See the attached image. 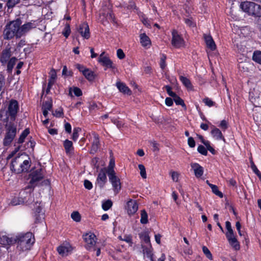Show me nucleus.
<instances>
[{
    "mask_svg": "<svg viewBox=\"0 0 261 261\" xmlns=\"http://www.w3.org/2000/svg\"><path fill=\"white\" fill-rule=\"evenodd\" d=\"M21 23L22 21L20 18L7 23L3 32L4 39L5 40H10L14 38L19 39L37 27V23L34 20L28 22L23 25H21Z\"/></svg>",
    "mask_w": 261,
    "mask_h": 261,
    "instance_id": "obj_1",
    "label": "nucleus"
},
{
    "mask_svg": "<svg viewBox=\"0 0 261 261\" xmlns=\"http://www.w3.org/2000/svg\"><path fill=\"white\" fill-rule=\"evenodd\" d=\"M31 165L30 157L25 153L16 156L11 161V170L16 174L28 172Z\"/></svg>",
    "mask_w": 261,
    "mask_h": 261,
    "instance_id": "obj_2",
    "label": "nucleus"
},
{
    "mask_svg": "<svg viewBox=\"0 0 261 261\" xmlns=\"http://www.w3.org/2000/svg\"><path fill=\"white\" fill-rule=\"evenodd\" d=\"M35 242V239L31 232H27L16 236L13 242L17 243V249L21 251L30 249Z\"/></svg>",
    "mask_w": 261,
    "mask_h": 261,
    "instance_id": "obj_3",
    "label": "nucleus"
},
{
    "mask_svg": "<svg viewBox=\"0 0 261 261\" xmlns=\"http://www.w3.org/2000/svg\"><path fill=\"white\" fill-rule=\"evenodd\" d=\"M18 109L19 106L17 101L13 99L10 100L8 105V110L6 112L0 111L1 119L4 122H7L9 118L10 117L11 120L13 121L14 120L17 114Z\"/></svg>",
    "mask_w": 261,
    "mask_h": 261,
    "instance_id": "obj_4",
    "label": "nucleus"
},
{
    "mask_svg": "<svg viewBox=\"0 0 261 261\" xmlns=\"http://www.w3.org/2000/svg\"><path fill=\"white\" fill-rule=\"evenodd\" d=\"M240 7L242 10L249 15L260 17L261 15V6L252 2H244Z\"/></svg>",
    "mask_w": 261,
    "mask_h": 261,
    "instance_id": "obj_5",
    "label": "nucleus"
},
{
    "mask_svg": "<svg viewBox=\"0 0 261 261\" xmlns=\"http://www.w3.org/2000/svg\"><path fill=\"white\" fill-rule=\"evenodd\" d=\"M7 132L4 140V145H9L13 141L16 134V127L14 124L10 123L7 125Z\"/></svg>",
    "mask_w": 261,
    "mask_h": 261,
    "instance_id": "obj_6",
    "label": "nucleus"
},
{
    "mask_svg": "<svg viewBox=\"0 0 261 261\" xmlns=\"http://www.w3.org/2000/svg\"><path fill=\"white\" fill-rule=\"evenodd\" d=\"M83 238L86 243V248L89 250L95 251L96 250V236L93 233L89 232L84 235Z\"/></svg>",
    "mask_w": 261,
    "mask_h": 261,
    "instance_id": "obj_7",
    "label": "nucleus"
},
{
    "mask_svg": "<svg viewBox=\"0 0 261 261\" xmlns=\"http://www.w3.org/2000/svg\"><path fill=\"white\" fill-rule=\"evenodd\" d=\"M108 175L109 180L112 185L113 189L115 194H118L121 189V184L120 178L116 175V173H112Z\"/></svg>",
    "mask_w": 261,
    "mask_h": 261,
    "instance_id": "obj_8",
    "label": "nucleus"
},
{
    "mask_svg": "<svg viewBox=\"0 0 261 261\" xmlns=\"http://www.w3.org/2000/svg\"><path fill=\"white\" fill-rule=\"evenodd\" d=\"M31 188V187L29 186H28L24 190L21 191L19 194V197L20 200H22L23 201V203H27L28 204H31L34 201V197L32 196V192L30 191H28V190H29Z\"/></svg>",
    "mask_w": 261,
    "mask_h": 261,
    "instance_id": "obj_9",
    "label": "nucleus"
},
{
    "mask_svg": "<svg viewBox=\"0 0 261 261\" xmlns=\"http://www.w3.org/2000/svg\"><path fill=\"white\" fill-rule=\"evenodd\" d=\"M42 170L41 169H37L35 171H32L30 176L31 179L30 181L31 187H35L37 186L38 182L43 178V175L42 173Z\"/></svg>",
    "mask_w": 261,
    "mask_h": 261,
    "instance_id": "obj_10",
    "label": "nucleus"
},
{
    "mask_svg": "<svg viewBox=\"0 0 261 261\" xmlns=\"http://www.w3.org/2000/svg\"><path fill=\"white\" fill-rule=\"evenodd\" d=\"M172 45L176 48H180L185 45V41L183 38L178 33L177 31L174 30L172 32Z\"/></svg>",
    "mask_w": 261,
    "mask_h": 261,
    "instance_id": "obj_11",
    "label": "nucleus"
},
{
    "mask_svg": "<svg viewBox=\"0 0 261 261\" xmlns=\"http://www.w3.org/2000/svg\"><path fill=\"white\" fill-rule=\"evenodd\" d=\"M77 32L82 37L88 39L90 37L89 27L87 23L84 22L76 27Z\"/></svg>",
    "mask_w": 261,
    "mask_h": 261,
    "instance_id": "obj_12",
    "label": "nucleus"
},
{
    "mask_svg": "<svg viewBox=\"0 0 261 261\" xmlns=\"http://www.w3.org/2000/svg\"><path fill=\"white\" fill-rule=\"evenodd\" d=\"M106 171V168L101 169L96 179V184L100 189L103 188L105 184L107 181V178L106 176L107 172Z\"/></svg>",
    "mask_w": 261,
    "mask_h": 261,
    "instance_id": "obj_13",
    "label": "nucleus"
},
{
    "mask_svg": "<svg viewBox=\"0 0 261 261\" xmlns=\"http://www.w3.org/2000/svg\"><path fill=\"white\" fill-rule=\"evenodd\" d=\"M105 52L102 53L98 58V62L100 63L102 66L107 68L114 69L115 68V65L113 64V62L110 58L106 56H103Z\"/></svg>",
    "mask_w": 261,
    "mask_h": 261,
    "instance_id": "obj_14",
    "label": "nucleus"
},
{
    "mask_svg": "<svg viewBox=\"0 0 261 261\" xmlns=\"http://www.w3.org/2000/svg\"><path fill=\"white\" fill-rule=\"evenodd\" d=\"M57 251L61 256H67L72 251V247L70 244L65 243L58 247Z\"/></svg>",
    "mask_w": 261,
    "mask_h": 261,
    "instance_id": "obj_15",
    "label": "nucleus"
},
{
    "mask_svg": "<svg viewBox=\"0 0 261 261\" xmlns=\"http://www.w3.org/2000/svg\"><path fill=\"white\" fill-rule=\"evenodd\" d=\"M11 51L10 48H6L4 49L0 57V62L3 65L7 64L8 61L10 60L11 56Z\"/></svg>",
    "mask_w": 261,
    "mask_h": 261,
    "instance_id": "obj_16",
    "label": "nucleus"
},
{
    "mask_svg": "<svg viewBox=\"0 0 261 261\" xmlns=\"http://www.w3.org/2000/svg\"><path fill=\"white\" fill-rule=\"evenodd\" d=\"M127 210L128 215H134L138 209V205L136 200H129L127 203Z\"/></svg>",
    "mask_w": 261,
    "mask_h": 261,
    "instance_id": "obj_17",
    "label": "nucleus"
},
{
    "mask_svg": "<svg viewBox=\"0 0 261 261\" xmlns=\"http://www.w3.org/2000/svg\"><path fill=\"white\" fill-rule=\"evenodd\" d=\"M92 134L94 137V139L92 144L90 153L94 154L99 148V139L97 134L95 133H93Z\"/></svg>",
    "mask_w": 261,
    "mask_h": 261,
    "instance_id": "obj_18",
    "label": "nucleus"
},
{
    "mask_svg": "<svg viewBox=\"0 0 261 261\" xmlns=\"http://www.w3.org/2000/svg\"><path fill=\"white\" fill-rule=\"evenodd\" d=\"M191 166L193 169L195 175L196 177H201L203 174V168L198 163H191Z\"/></svg>",
    "mask_w": 261,
    "mask_h": 261,
    "instance_id": "obj_19",
    "label": "nucleus"
},
{
    "mask_svg": "<svg viewBox=\"0 0 261 261\" xmlns=\"http://www.w3.org/2000/svg\"><path fill=\"white\" fill-rule=\"evenodd\" d=\"M204 38L207 47L211 50H214L216 48V45L212 36L204 35Z\"/></svg>",
    "mask_w": 261,
    "mask_h": 261,
    "instance_id": "obj_20",
    "label": "nucleus"
},
{
    "mask_svg": "<svg viewBox=\"0 0 261 261\" xmlns=\"http://www.w3.org/2000/svg\"><path fill=\"white\" fill-rule=\"evenodd\" d=\"M116 86L120 92L127 94L129 95L131 94V91L124 84L121 83L120 82H118L116 83Z\"/></svg>",
    "mask_w": 261,
    "mask_h": 261,
    "instance_id": "obj_21",
    "label": "nucleus"
},
{
    "mask_svg": "<svg viewBox=\"0 0 261 261\" xmlns=\"http://www.w3.org/2000/svg\"><path fill=\"white\" fill-rule=\"evenodd\" d=\"M212 127L213 128L211 131V134L213 137L217 140L222 139L224 141H225V139L222 136L221 132L214 125H212Z\"/></svg>",
    "mask_w": 261,
    "mask_h": 261,
    "instance_id": "obj_22",
    "label": "nucleus"
},
{
    "mask_svg": "<svg viewBox=\"0 0 261 261\" xmlns=\"http://www.w3.org/2000/svg\"><path fill=\"white\" fill-rule=\"evenodd\" d=\"M142 248L144 255L149 258L151 261H154L152 258V249L150 244H149L148 246H142Z\"/></svg>",
    "mask_w": 261,
    "mask_h": 261,
    "instance_id": "obj_23",
    "label": "nucleus"
},
{
    "mask_svg": "<svg viewBox=\"0 0 261 261\" xmlns=\"http://www.w3.org/2000/svg\"><path fill=\"white\" fill-rule=\"evenodd\" d=\"M140 42L143 46L150 45L151 41L149 38L145 33L140 35Z\"/></svg>",
    "mask_w": 261,
    "mask_h": 261,
    "instance_id": "obj_24",
    "label": "nucleus"
},
{
    "mask_svg": "<svg viewBox=\"0 0 261 261\" xmlns=\"http://www.w3.org/2000/svg\"><path fill=\"white\" fill-rule=\"evenodd\" d=\"M14 240L9 238L5 235H2L0 233V244L2 245H8L13 243Z\"/></svg>",
    "mask_w": 261,
    "mask_h": 261,
    "instance_id": "obj_25",
    "label": "nucleus"
},
{
    "mask_svg": "<svg viewBox=\"0 0 261 261\" xmlns=\"http://www.w3.org/2000/svg\"><path fill=\"white\" fill-rule=\"evenodd\" d=\"M83 74L89 81H93L95 78L94 72L88 68L84 71Z\"/></svg>",
    "mask_w": 261,
    "mask_h": 261,
    "instance_id": "obj_26",
    "label": "nucleus"
},
{
    "mask_svg": "<svg viewBox=\"0 0 261 261\" xmlns=\"http://www.w3.org/2000/svg\"><path fill=\"white\" fill-rule=\"evenodd\" d=\"M115 167V160L113 158L110 159L109 165L107 168H106V172L108 174L112 173H116L114 171V168Z\"/></svg>",
    "mask_w": 261,
    "mask_h": 261,
    "instance_id": "obj_27",
    "label": "nucleus"
},
{
    "mask_svg": "<svg viewBox=\"0 0 261 261\" xmlns=\"http://www.w3.org/2000/svg\"><path fill=\"white\" fill-rule=\"evenodd\" d=\"M17 59L15 57H12L8 61L7 63V70L11 72L16 63Z\"/></svg>",
    "mask_w": 261,
    "mask_h": 261,
    "instance_id": "obj_28",
    "label": "nucleus"
},
{
    "mask_svg": "<svg viewBox=\"0 0 261 261\" xmlns=\"http://www.w3.org/2000/svg\"><path fill=\"white\" fill-rule=\"evenodd\" d=\"M140 222L143 224L148 223V215L145 210L141 211Z\"/></svg>",
    "mask_w": 261,
    "mask_h": 261,
    "instance_id": "obj_29",
    "label": "nucleus"
},
{
    "mask_svg": "<svg viewBox=\"0 0 261 261\" xmlns=\"http://www.w3.org/2000/svg\"><path fill=\"white\" fill-rule=\"evenodd\" d=\"M252 60L255 62L261 64V51H255L252 56Z\"/></svg>",
    "mask_w": 261,
    "mask_h": 261,
    "instance_id": "obj_30",
    "label": "nucleus"
},
{
    "mask_svg": "<svg viewBox=\"0 0 261 261\" xmlns=\"http://www.w3.org/2000/svg\"><path fill=\"white\" fill-rule=\"evenodd\" d=\"M180 80L182 83V84L188 89H192V86L190 81L186 77L183 76H180Z\"/></svg>",
    "mask_w": 261,
    "mask_h": 261,
    "instance_id": "obj_31",
    "label": "nucleus"
},
{
    "mask_svg": "<svg viewBox=\"0 0 261 261\" xmlns=\"http://www.w3.org/2000/svg\"><path fill=\"white\" fill-rule=\"evenodd\" d=\"M102 15L106 18L107 20L109 22H115V17L113 14L109 11L107 13H102Z\"/></svg>",
    "mask_w": 261,
    "mask_h": 261,
    "instance_id": "obj_32",
    "label": "nucleus"
},
{
    "mask_svg": "<svg viewBox=\"0 0 261 261\" xmlns=\"http://www.w3.org/2000/svg\"><path fill=\"white\" fill-rule=\"evenodd\" d=\"M64 146L66 152H70L73 149L72 142L68 140H66L64 143Z\"/></svg>",
    "mask_w": 261,
    "mask_h": 261,
    "instance_id": "obj_33",
    "label": "nucleus"
},
{
    "mask_svg": "<svg viewBox=\"0 0 261 261\" xmlns=\"http://www.w3.org/2000/svg\"><path fill=\"white\" fill-rule=\"evenodd\" d=\"M30 131L29 129L27 128L25 130L23 131V132L21 133V135L20 136L18 140V143L19 144L22 143L24 142V140L26 137L29 134Z\"/></svg>",
    "mask_w": 261,
    "mask_h": 261,
    "instance_id": "obj_34",
    "label": "nucleus"
},
{
    "mask_svg": "<svg viewBox=\"0 0 261 261\" xmlns=\"http://www.w3.org/2000/svg\"><path fill=\"white\" fill-rule=\"evenodd\" d=\"M210 187L212 189V192L217 196L220 198L223 197V194L221 192L219 191L218 187L214 185H210Z\"/></svg>",
    "mask_w": 261,
    "mask_h": 261,
    "instance_id": "obj_35",
    "label": "nucleus"
},
{
    "mask_svg": "<svg viewBox=\"0 0 261 261\" xmlns=\"http://www.w3.org/2000/svg\"><path fill=\"white\" fill-rule=\"evenodd\" d=\"M173 100L175 102L176 105H180L182 107L185 108V109H186V105L184 103V100L179 97L177 95L176 96V97H174L173 98Z\"/></svg>",
    "mask_w": 261,
    "mask_h": 261,
    "instance_id": "obj_36",
    "label": "nucleus"
},
{
    "mask_svg": "<svg viewBox=\"0 0 261 261\" xmlns=\"http://www.w3.org/2000/svg\"><path fill=\"white\" fill-rule=\"evenodd\" d=\"M228 242L230 245L236 250H239L240 249V245L236 238H233V239L228 241Z\"/></svg>",
    "mask_w": 261,
    "mask_h": 261,
    "instance_id": "obj_37",
    "label": "nucleus"
},
{
    "mask_svg": "<svg viewBox=\"0 0 261 261\" xmlns=\"http://www.w3.org/2000/svg\"><path fill=\"white\" fill-rule=\"evenodd\" d=\"M20 2V0H7L6 6L8 9H11L15 7L16 5Z\"/></svg>",
    "mask_w": 261,
    "mask_h": 261,
    "instance_id": "obj_38",
    "label": "nucleus"
},
{
    "mask_svg": "<svg viewBox=\"0 0 261 261\" xmlns=\"http://www.w3.org/2000/svg\"><path fill=\"white\" fill-rule=\"evenodd\" d=\"M113 203L111 200H107L102 204V208L105 211L110 209L112 206Z\"/></svg>",
    "mask_w": 261,
    "mask_h": 261,
    "instance_id": "obj_39",
    "label": "nucleus"
},
{
    "mask_svg": "<svg viewBox=\"0 0 261 261\" xmlns=\"http://www.w3.org/2000/svg\"><path fill=\"white\" fill-rule=\"evenodd\" d=\"M23 204V201L22 200H20V198L19 197H15L11 200L9 204L13 205V206H15V205H19V204Z\"/></svg>",
    "mask_w": 261,
    "mask_h": 261,
    "instance_id": "obj_40",
    "label": "nucleus"
},
{
    "mask_svg": "<svg viewBox=\"0 0 261 261\" xmlns=\"http://www.w3.org/2000/svg\"><path fill=\"white\" fill-rule=\"evenodd\" d=\"M52 106L51 101H46L43 103L42 109L50 111L52 108Z\"/></svg>",
    "mask_w": 261,
    "mask_h": 261,
    "instance_id": "obj_41",
    "label": "nucleus"
},
{
    "mask_svg": "<svg viewBox=\"0 0 261 261\" xmlns=\"http://www.w3.org/2000/svg\"><path fill=\"white\" fill-rule=\"evenodd\" d=\"M71 32L70 25L69 23H66L62 32L63 35L67 38L70 35Z\"/></svg>",
    "mask_w": 261,
    "mask_h": 261,
    "instance_id": "obj_42",
    "label": "nucleus"
},
{
    "mask_svg": "<svg viewBox=\"0 0 261 261\" xmlns=\"http://www.w3.org/2000/svg\"><path fill=\"white\" fill-rule=\"evenodd\" d=\"M138 167L140 170V175L144 179L146 178L147 176L145 166L142 164H139Z\"/></svg>",
    "mask_w": 261,
    "mask_h": 261,
    "instance_id": "obj_43",
    "label": "nucleus"
},
{
    "mask_svg": "<svg viewBox=\"0 0 261 261\" xmlns=\"http://www.w3.org/2000/svg\"><path fill=\"white\" fill-rule=\"evenodd\" d=\"M202 251L204 254L206 255L207 258L210 260L213 259V256L209 249L206 246L202 247Z\"/></svg>",
    "mask_w": 261,
    "mask_h": 261,
    "instance_id": "obj_44",
    "label": "nucleus"
},
{
    "mask_svg": "<svg viewBox=\"0 0 261 261\" xmlns=\"http://www.w3.org/2000/svg\"><path fill=\"white\" fill-rule=\"evenodd\" d=\"M35 217L36 223L40 222L44 219V213L35 214Z\"/></svg>",
    "mask_w": 261,
    "mask_h": 261,
    "instance_id": "obj_45",
    "label": "nucleus"
},
{
    "mask_svg": "<svg viewBox=\"0 0 261 261\" xmlns=\"http://www.w3.org/2000/svg\"><path fill=\"white\" fill-rule=\"evenodd\" d=\"M71 217L76 222H79L81 220V215L78 212H73L71 214Z\"/></svg>",
    "mask_w": 261,
    "mask_h": 261,
    "instance_id": "obj_46",
    "label": "nucleus"
},
{
    "mask_svg": "<svg viewBox=\"0 0 261 261\" xmlns=\"http://www.w3.org/2000/svg\"><path fill=\"white\" fill-rule=\"evenodd\" d=\"M81 130V129L79 127L74 128L73 129V133L72 134V139L75 141L79 137V132Z\"/></svg>",
    "mask_w": 261,
    "mask_h": 261,
    "instance_id": "obj_47",
    "label": "nucleus"
},
{
    "mask_svg": "<svg viewBox=\"0 0 261 261\" xmlns=\"http://www.w3.org/2000/svg\"><path fill=\"white\" fill-rule=\"evenodd\" d=\"M166 59V56L164 55H162V56L161 58L160 63V67L162 69H164L166 66V61H165Z\"/></svg>",
    "mask_w": 261,
    "mask_h": 261,
    "instance_id": "obj_48",
    "label": "nucleus"
},
{
    "mask_svg": "<svg viewBox=\"0 0 261 261\" xmlns=\"http://www.w3.org/2000/svg\"><path fill=\"white\" fill-rule=\"evenodd\" d=\"M197 150L200 153L202 154V155H207V149H206V148L204 146H203L202 145H199L198 147Z\"/></svg>",
    "mask_w": 261,
    "mask_h": 261,
    "instance_id": "obj_49",
    "label": "nucleus"
},
{
    "mask_svg": "<svg viewBox=\"0 0 261 261\" xmlns=\"http://www.w3.org/2000/svg\"><path fill=\"white\" fill-rule=\"evenodd\" d=\"M165 88H166V91H167V93L168 94V95L172 97L173 98L174 97H176V96L177 95V94L175 93V92H173V91H172L171 90V88L169 86H166L165 87Z\"/></svg>",
    "mask_w": 261,
    "mask_h": 261,
    "instance_id": "obj_50",
    "label": "nucleus"
},
{
    "mask_svg": "<svg viewBox=\"0 0 261 261\" xmlns=\"http://www.w3.org/2000/svg\"><path fill=\"white\" fill-rule=\"evenodd\" d=\"M203 101L205 105L210 107H212L215 105V102L208 98H204L203 99Z\"/></svg>",
    "mask_w": 261,
    "mask_h": 261,
    "instance_id": "obj_51",
    "label": "nucleus"
},
{
    "mask_svg": "<svg viewBox=\"0 0 261 261\" xmlns=\"http://www.w3.org/2000/svg\"><path fill=\"white\" fill-rule=\"evenodd\" d=\"M53 114L57 117H62L63 115V110L61 108H60L59 110H56L53 112Z\"/></svg>",
    "mask_w": 261,
    "mask_h": 261,
    "instance_id": "obj_52",
    "label": "nucleus"
},
{
    "mask_svg": "<svg viewBox=\"0 0 261 261\" xmlns=\"http://www.w3.org/2000/svg\"><path fill=\"white\" fill-rule=\"evenodd\" d=\"M170 174L172 180L175 182H177L178 180L179 174L177 172L171 171L170 172Z\"/></svg>",
    "mask_w": 261,
    "mask_h": 261,
    "instance_id": "obj_53",
    "label": "nucleus"
},
{
    "mask_svg": "<svg viewBox=\"0 0 261 261\" xmlns=\"http://www.w3.org/2000/svg\"><path fill=\"white\" fill-rule=\"evenodd\" d=\"M84 185L85 188L88 190H91L93 187L91 182L87 179L84 180Z\"/></svg>",
    "mask_w": 261,
    "mask_h": 261,
    "instance_id": "obj_54",
    "label": "nucleus"
},
{
    "mask_svg": "<svg viewBox=\"0 0 261 261\" xmlns=\"http://www.w3.org/2000/svg\"><path fill=\"white\" fill-rule=\"evenodd\" d=\"M72 91L74 95L76 96H80L82 95V92L81 90L77 87H73Z\"/></svg>",
    "mask_w": 261,
    "mask_h": 261,
    "instance_id": "obj_55",
    "label": "nucleus"
},
{
    "mask_svg": "<svg viewBox=\"0 0 261 261\" xmlns=\"http://www.w3.org/2000/svg\"><path fill=\"white\" fill-rule=\"evenodd\" d=\"M117 56L120 59H123L125 57V54L121 49H118L117 50Z\"/></svg>",
    "mask_w": 261,
    "mask_h": 261,
    "instance_id": "obj_56",
    "label": "nucleus"
},
{
    "mask_svg": "<svg viewBox=\"0 0 261 261\" xmlns=\"http://www.w3.org/2000/svg\"><path fill=\"white\" fill-rule=\"evenodd\" d=\"M188 143L190 147H194L195 146V142L192 137H189L188 140Z\"/></svg>",
    "mask_w": 261,
    "mask_h": 261,
    "instance_id": "obj_57",
    "label": "nucleus"
},
{
    "mask_svg": "<svg viewBox=\"0 0 261 261\" xmlns=\"http://www.w3.org/2000/svg\"><path fill=\"white\" fill-rule=\"evenodd\" d=\"M225 223H226V228L227 230L226 233H230L233 232V231L231 228V223L229 221H226Z\"/></svg>",
    "mask_w": 261,
    "mask_h": 261,
    "instance_id": "obj_58",
    "label": "nucleus"
},
{
    "mask_svg": "<svg viewBox=\"0 0 261 261\" xmlns=\"http://www.w3.org/2000/svg\"><path fill=\"white\" fill-rule=\"evenodd\" d=\"M220 127L224 130H225L228 127V124L226 120H223L221 121L220 124Z\"/></svg>",
    "mask_w": 261,
    "mask_h": 261,
    "instance_id": "obj_59",
    "label": "nucleus"
},
{
    "mask_svg": "<svg viewBox=\"0 0 261 261\" xmlns=\"http://www.w3.org/2000/svg\"><path fill=\"white\" fill-rule=\"evenodd\" d=\"M50 74V80H53L55 81V80L57 77V73L56 72V70L55 69H51L49 72Z\"/></svg>",
    "mask_w": 261,
    "mask_h": 261,
    "instance_id": "obj_60",
    "label": "nucleus"
},
{
    "mask_svg": "<svg viewBox=\"0 0 261 261\" xmlns=\"http://www.w3.org/2000/svg\"><path fill=\"white\" fill-rule=\"evenodd\" d=\"M5 85V77L0 74V91L3 89Z\"/></svg>",
    "mask_w": 261,
    "mask_h": 261,
    "instance_id": "obj_61",
    "label": "nucleus"
},
{
    "mask_svg": "<svg viewBox=\"0 0 261 261\" xmlns=\"http://www.w3.org/2000/svg\"><path fill=\"white\" fill-rule=\"evenodd\" d=\"M165 103L167 106L170 107L173 105V99L170 97H167L165 99Z\"/></svg>",
    "mask_w": 261,
    "mask_h": 261,
    "instance_id": "obj_62",
    "label": "nucleus"
},
{
    "mask_svg": "<svg viewBox=\"0 0 261 261\" xmlns=\"http://www.w3.org/2000/svg\"><path fill=\"white\" fill-rule=\"evenodd\" d=\"M185 23L189 27H194V23L190 18H187L185 20Z\"/></svg>",
    "mask_w": 261,
    "mask_h": 261,
    "instance_id": "obj_63",
    "label": "nucleus"
},
{
    "mask_svg": "<svg viewBox=\"0 0 261 261\" xmlns=\"http://www.w3.org/2000/svg\"><path fill=\"white\" fill-rule=\"evenodd\" d=\"M75 66L76 68H77L80 72H82L83 74L84 73V71L87 69L85 68V67L83 65H81L79 64H77Z\"/></svg>",
    "mask_w": 261,
    "mask_h": 261,
    "instance_id": "obj_64",
    "label": "nucleus"
}]
</instances>
